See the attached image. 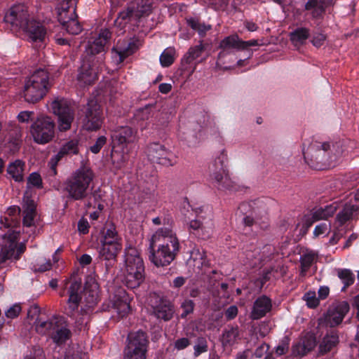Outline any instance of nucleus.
I'll list each match as a JSON object with an SVG mask.
<instances>
[{"instance_id": "nucleus-9", "label": "nucleus", "mask_w": 359, "mask_h": 359, "mask_svg": "<svg viewBox=\"0 0 359 359\" xmlns=\"http://www.w3.org/2000/svg\"><path fill=\"white\" fill-rule=\"evenodd\" d=\"M226 160V155L222 152L209 167L210 180L219 189H231L233 187L224 165Z\"/></svg>"}, {"instance_id": "nucleus-40", "label": "nucleus", "mask_w": 359, "mask_h": 359, "mask_svg": "<svg viewBox=\"0 0 359 359\" xmlns=\"http://www.w3.org/2000/svg\"><path fill=\"white\" fill-rule=\"evenodd\" d=\"M85 302L88 307H93L98 302V287L97 283H93L91 288L86 287L84 290Z\"/></svg>"}, {"instance_id": "nucleus-3", "label": "nucleus", "mask_w": 359, "mask_h": 359, "mask_svg": "<svg viewBox=\"0 0 359 359\" xmlns=\"http://www.w3.org/2000/svg\"><path fill=\"white\" fill-rule=\"evenodd\" d=\"M4 22L11 26L13 32L22 31L33 42H42L46 31L43 26L34 20L25 4L12 6L5 14Z\"/></svg>"}, {"instance_id": "nucleus-58", "label": "nucleus", "mask_w": 359, "mask_h": 359, "mask_svg": "<svg viewBox=\"0 0 359 359\" xmlns=\"http://www.w3.org/2000/svg\"><path fill=\"white\" fill-rule=\"evenodd\" d=\"M326 40V36L322 33H316L311 40L312 44L317 48L322 46Z\"/></svg>"}, {"instance_id": "nucleus-14", "label": "nucleus", "mask_w": 359, "mask_h": 359, "mask_svg": "<svg viewBox=\"0 0 359 359\" xmlns=\"http://www.w3.org/2000/svg\"><path fill=\"white\" fill-rule=\"evenodd\" d=\"M111 140L114 147L128 151V147L137 141V132L129 126H118L112 130Z\"/></svg>"}, {"instance_id": "nucleus-2", "label": "nucleus", "mask_w": 359, "mask_h": 359, "mask_svg": "<svg viewBox=\"0 0 359 359\" xmlns=\"http://www.w3.org/2000/svg\"><path fill=\"white\" fill-rule=\"evenodd\" d=\"M109 37V31L104 29L93 41H88L78 74V81L81 86L91 85L97 79L98 69L104 59L103 55H96L104 51V46Z\"/></svg>"}, {"instance_id": "nucleus-12", "label": "nucleus", "mask_w": 359, "mask_h": 359, "mask_svg": "<svg viewBox=\"0 0 359 359\" xmlns=\"http://www.w3.org/2000/svg\"><path fill=\"white\" fill-rule=\"evenodd\" d=\"M18 235L14 231H8V233L4 236L6 241L0 252V267H4V264L7 260H18L25 252V245L24 244L17 245Z\"/></svg>"}, {"instance_id": "nucleus-62", "label": "nucleus", "mask_w": 359, "mask_h": 359, "mask_svg": "<svg viewBox=\"0 0 359 359\" xmlns=\"http://www.w3.org/2000/svg\"><path fill=\"white\" fill-rule=\"evenodd\" d=\"M33 114V111H23L18 115V119L20 122L27 123Z\"/></svg>"}, {"instance_id": "nucleus-44", "label": "nucleus", "mask_w": 359, "mask_h": 359, "mask_svg": "<svg viewBox=\"0 0 359 359\" xmlns=\"http://www.w3.org/2000/svg\"><path fill=\"white\" fill-rule=\"evenodd\" d=\"M203 50L204 46L202 42H201L200 44L191 47L182 60L186 63H191L192 61L199 57Z\"/></svg>"}, {"instance_id": "nucleus-46", "label": "nucleus", "mask_w": 359, "mask_h": 359, "mask_svg": "<svg viewBox=\"0 0 359 359\" xmlns=\"http://www.w3.org/2000/svg\"><path fill=\"white\" fill-rule=\"evenodd\" d=\"M338 277L344 284V287L352 285L355 280V276L349 269H340L338 271Z\"/></svg>"}, {"instance_id": "nucleus-16", "label": "nucleus", "mask_w": 359, "mask_h": 359, "mask_svg": "<svg viewBox=\"0 0 359 359\" xmlns=\"http://www.w3.org/2000/svg\"><path fill=\"white\" fill-rule=\"evenodd\" d=\"M102 123L100 106L95 99L90 100L87 104L84 128L88 130H96Z\"/></svg>"}, {"instance_id": "nucleus-60", "label": "nucleus", "mask_w": 359, "mask_h": 359, "mask_svg": "<svg viewBox=\"0 0 359 359\" xmlns=\"http://www.w3.org/2000/svg\"><path fill=\"white\" fill-rule=\"evenodd\" d=\"M288 349H289V340L287 338H285L283 340L281 341V342L276 347V353L279 355H282L285 354V353H287Z\"/></svg>"}, {"instance_id": "nucleus-64", "label": "nucleus", "mask_w": 359, "mask_h": 359, "mask_svg": "<svg viewBox=\"0 0 359 359\" xmlns=\"http://www.w3.org/2000/svg\"><path fill=\"white\" fill-rule=\"evenodd\" d=\"M237 314L238 309L236 306H231L226 309L225 312L226 318L229 320L234 318Z\"/></svg>"}, {"instance_id": "nucleus-15", "label": "nucleus", "mask_w": 359, "mask_h": 359, "mask_svg": "<svg viewBox=\"0 0 359 359\" xmlns=\"http://www.w3.org/2000/svg\"><path fill=\"white\" fill-rule=\"evenodd\" d=\"M148 301L153 309V314L157 318L168 321L172 318L174 309L169 302L161 299L155 293L150 294Z\"/></svg>"}, {"instance_id": "nucleus-47", "label": "nucleus", "mask_w": 359, "mask_h": 359, "mask_svg": "<svg viewBox=\"0 0 359 359\" xmlns=\"http://www.w3.org/2000/svg\"><path fill=\"white\" fill-rule=\"evenodd\" d=\"M303 299L306 302L307 306L311 309L317 307L319 304V298L316 297V294L314 291L306 292Z\"/></svg>"}, {"instance_id": "nucleus-57", "label": "nucleus", "mask_w": 359, "mask_h": 359, "mask_svg": "<svg viewBox=\"0 0 359 359\" xmlns=\"http://www.w3.org/2000/svg\"><path fill=\"white\" fill-rule=\"evenodd\" d=\"M21 311V306L20 304H15L11 306L6 312V316L9 318H16Z\"/></svg>"}, {"instance_id": "nucleus-56", "label": "nucleus", "mask_w": 359, "mask_h": 359, "mask_svg": "<svg viewBox=\"0 0 359 359\" xmlns=\"http://www.w3.org/2000/svg\"><path fill=\"white\" fill-rule=\"evenodd\" d=\"M107 138L104 136L99 137L95 143L90 147V150L93 154H97L102 147L106 144Z\"/></svg>"}, {"instance_id": "nucleus-35", "label": "nucleus", "mask_w": 359, "mask_h": 359, "mask_svg": "<svg viewBox=\"0 0 359 359\" xmlns=\"http://www.w3.org/2000/svg\"><path fill=\"white\" fill-rule=\"evenodd\" d=\"M356 210V205L351 203H346L337 215L335 222L337 228L341 226L346 222L349 220L352 217L353 212Z\"/></svg>"}, {"instance_id": "nucleus-1", "label": "nucleus", "mask_w": 359, "mask_h": 359, "mask_svg": "<svg viewBox=\"0 0 359 359\" xmlns=\"http://www.w3.org/2000/svg\"><path fill=\"white\" fill-rule=\"evenodd\" d=\"M149 259L156 266L169 265L180 250V243L172 228L163 226L158 229L150 240Z\"/></svg>"}, {"instance_id": "nucleus-5", "label": "nucleus", "mask_w": 359, "mask_h": 359, "mask_svg": "<svg viewBox=\"0 0 359 359\" xmlns=\"http://www.w3.org/2000/svg\"><path fill=\"white\" fill-rule=\"evenodd\" d=\"M94 177L95 173L89 166L83 165L74 170L64 182L67 197L73 201L86 199Z\"/></svg>"}, {"instance_id": "nucleus-59", "label": "nucleus", "mask_w": 359, "mask_h": 359, "mask_svg": "<svg viewBox=\"0 0 359 359\" xmlns=\"http://www.w3.org/2000/svg\"><path fill=\"white\" fill-rule=\"evenodd\" d=\"M330 229V224H327L325 223H322L317 225L313 230V236L314 237H318L327 231H329Z\"/></svg>"}, {"instance_id": "nucleus-26", "label": "nucleus", "mask_w": 359, "mask_h": 359, "mask_svg": "<svg viewBox=\"0 0 359 359\" xmlns=\"http://www.w3.org/2000/svg\"><path fill=\"white\" fill-rule=\"evenodd\" d=\"M26 192L24 197L23 205V224L26 226H31L34 224V219L36 215V205L33 200H32Z\"/></svg>"}, {"instance_id": "nucleus-53", "label": "nucleus", "mask_w": 359, "mask_h": 359, "mask_svg": "<svg viewBox=\"0 0 359 359\" xmlns=\"http://www.w3.org/2000/svg\"><path fill=\"white\" fill-rule=\"evenodd\" d=\"M40 316V309L36 305H33L30 306L27 311V318L31 320H33V323L36 325L38 320H41L39 318Z\"/></svg>"}, {"instance_id": "nucleus-32", "label": "nucleus", "mask_w": 359, "mask_h": 359, "mask_svg": "<svg viewBox=\"0 0 359 359\" xmlns=\"http://www.w3.org/2000/svg\"><path fill=\"white\" fill-rule=\"evenodd\" d=\"M191 260L193 262L194 267L198 269V272L208 267L209 264L205 252L200 249H194L192 250Z\"/></svg>"}, {"instance_id": "nucleus-54", "label": "nucleus", "mask_w": 359, "mask_h": 359, "mask_svg": "<svg viewBox=\"0 0 359 359\" xmlns=\"http://www.w3.org/2000/svg\"><path fill=\"white\" fill-rule=\"evenodd\" d=\"M311 351V346L309 348L305 347V342L299 341L292 346V352L295 355H304Z\"/></svg>"}, {"instance_id": "nucleus-28", "label": "nucleus", "mask_w": 359, "mask_h": 359, "mask_svg": "<svg viewBox=\"0 0 359 359\" xmlns=\"http://www.w3.org/2000/svg\"><path fill=\"white\" fill-rule=\"evenodd\" d=\"M25 168V162L21 160H15L8 164L7 172L15 182H20L24 180Z\"/></svg>"}, {"instance_id": "nucleus-6", "label": "nucleus", "mask_w": 359, "mask_h": 359, "mask_svg": "<svg viewBox=\"0 0 359 359\" xmlns=\"http://www.w3.org/2000/svg\"><path fill=\"white\" fill-rule=\"evenodd\" d=\"M123 282L128 288L139 287L144 280V265L136 248L126 249L124 265L121 269Z\"/></svg>"}, {"instance_id": "nucleus-21", "label": "nucleus", "mask_w": 359, "mask_h": 359, "mask_svg": "<svg viewBox=\"0 0 359 359\" xmlns=\"http://www.w3.org/2000/svg\"><path fill=\"white\" fill-rule=\"evenodd\" d=\"M137 50V46L134 41L118 42L112 49L111 57L116 65L121 64L127 57L134 53Z\"/></svg>"}, {"instance_id": "nucleus-42", "label": "nucleus", "mask_w": 359, "mask_h": 359, "mask_svg": "<svg viewBox=\"0 0 359 359\" xmlns=\"http://www.w3.org/2000/svg\"><path fill=\"white\" fill-rule=\"evenodd\" d=\"M175 59V49L173 47L165 48L160 55V63L162 67H168L170 66Z\"/></svg>"}, {"instance_id": "nucleus-4", "label": "nucleus", "mask_w": 359, "mask_h": 359, "mask_svg": "<svg viewBox=\"0 0 359 359\" xmlns=\"http://www.w3.org/2000/svg\"><path fill=\"white\" fill-rule=\"evenodd\" d=\"M342 151L339 145L328 142L312 141L306 147H304L303 154L305 160L312 166L323 169L333 167L341 156Z\"/></svg>"}, {"instance_id": "nucleus-41", "label": "nucleus", "mask_w": 359, "mask_h": 359, "mask_svg": "<svg viewBox=\"0 0 359 359\" xmlns=\"http://www.w3.org/2000/svg\"><path fill=\"white\" fill-rule=\"evenodd\" d=\"M337 210V207L332 204L326 205L325 208H320L314 210L312 212L316 219H327L328 217L332 216Z\"/></svg>"}, {"instance_id": "nucleus-37", "label": "nucleus", "mask_w": 359, "mask_h": 359, "mask_svg": "<svg viewBox=\"0 0 359 359\" xmlns=\"http://www.w3.org/2000/svg\"><path fill=\"white\" fill-rule=\"evenodd\" d=\"M219 47L224 51L231 49L243 50L242 46V40L239 39L238 35H231L225 37L219 44Z\"/></svg>"}, {"instance_id": "nucleus-38", "label": "nucleus", "mask_w": 359, "mask_h": 359, "mask_svg": "<svg viewBox=\"0 0 359 359\" xmlns=\"http://www.w3.org/2000/svg\"><path fill=\"white\" fill-rule=\"evenodd\" d=\"M317 254L312 250H306L300 257L301 274L304 276L311 265L317 259Z\"/></svg>"}, {"instance_id": "nucleus-18", "label": "nucleus", "mask_w": 359, "mask_h": 359, "mask_svg": "<svg viewBox=\"0 0 359 359\" xmlns=\"http://www.w3.org/2000/svg\"><path fill=\"white\" fill-rule=\"evenodd\" d=\"M349 311V305L345 302L332 304L325 317L326 325L333 327L340 324Z\"/></svg>"}, {"instance_id": "nucleus-39", "label": "nucleus", "mask_w": 359, "mask_h": 359, "mask_svg": "<svg viewBox=\"0 0 359 359\" xmlns=\"http://www.w3.org/2000/svg\"><path fill=\"white\" fill-rule=\"evenodd\" d=\"M121 149V151L112 150L111 154L112 163L118 169L123 167L128 160L127 153H128L129 149L128 151L123 149Z\"/></svg>"}, {"instance_id": "nucleus-45", "label": "nucleus", "mask_w": 359, "mask_h": 359, "mask_svg": "<svg viewBox=\"0 0 359 359\" xmlns=\"http://www.w3.org/2000/svg\"><path fill=\"white\" fill-rule=\"evenodd\" d=\"M188 25L196 31L201 36H204L208 31L211 29V26L201 23L198 20L189 18L187 20Z\"/></svg>"}, {"instance_id": "nucleus-29", "label": "nucleus", "mask_w": 359, "mask_h": 359, "mask_svg": "<svg viewBox=\"0 0 359 359\" xmlns=\"http://www.w3.org/2000/svg\"><path fill=\"white\" fill-rule=\"evenodd\" d=\"M339 342V336L335 330H331L323 338L320 345L319 351L321 353H326L337 346Z\"/></svg>"}, {"instance_id": "nucleus-55", "label": "nucleus", "mask_w": 359, "mask_h": 359, "mask_svg": "<svg viewBox=\"0 0 359 359\" xmlns=\"http://www.w3.org/2000/svg\"><path fill=\"white\" fill-rule=\"evenodd\" d=\"M318 220L313 217V213L311 212L310 214L306 215L303 217L302 219V228L304 229V231H306L309 228Z\"/></svg>"}, {"instance_id": "nucleus-24", "label": "nucleus", "mask_w": 359, "mask_h": 359, "mask_svg": "<svg viewBox=\"0 0 359 359\" xmlns=\"http://www.w3.org/2000/svg\"><path fill=\"white\" fill-rule=\"evenodd\" d=\"M100 243H104L122 250V238L113 224H109L104 229L100 238Z\"/></svg>"}, {"instance_id": "nucleus-48", "label": "nucleus", "mask_w": 359, "mask_h": 359, "mask_svg": "<svg viewBox=\"0 0 359 359\" xmlns=\"http://www.w3.org/2000/svg\"><path fill=\"white\" fill-rule=\"evenodd\" d=\"M194 355L198 357L201 353H205L208 351V343L205 338L199 337L197 339L196 343L194 346Z\"/></svg>"}, {"instance_id": "nucleus-51", "label": "nucleus", "mask_w": 359, "mask_h": 359, "mask_svg": "<svg viewBox=\"0 0 359 359\" xmlns=\"http://www.w3.org/2000/svg\"><path fill=\"white\" fill-rule=\"evenodd\" d=\"M181 308L183 310V312L181 314V317L182 318H186L187 315L193 312L194 303L191 299H184L181 304Z\"/></svg>"}, {"instance_id": "nucleus-11", "label": "nucleus", "mask_w": 359, "mask_h": 359, "mask_svg": "<svg viewBox=\"0 0 359 359\" xmlns=\"http://www.w3.org/2000/svg\"><path fill=\"white\" fill-rule=\"evenodd\" d=\"M53 113L57 116V128L65 132L71 128L74 120V111L69 101L57 97L50 104Z\"/></svg>"}, {"instance_id": "nucleus-23", "label": "nucleus", "mask_w": 359, "mask_h": 359, "mask_svg": "<svg viewBox=\"0 0 359 359\" xmlns=\"http://www.w3.org/2000/svg\"><path fill=\"white\" fill-rule=\"evenodd\" d=\"M272 308L271 300L266 296L258 297L254 302L250 317L253 320H258L265 316Z\"/></svg>"}, {"instance_id": "nucleus-7", "label": "nucleus", "mask_w": 359, "mask_h": 359, "mask_svg": "<svg viewBox=\"0 0 359 359\" xmlns=\"http://www.w3.org/2000/svg\"><path fill=\"white\" fill-rule=\"evenodd\" d=\"M50 88L49 73L39 69L25 80L22 96L27 102L36 103L46 96Z\"/></svg>"}, {"instance_id": "nucleus-25", "label": "nucleus", "mask_w": 359, "mask_h": 359, "mask_svg": "<svg viewBox=\"0 0 359 359\" xmlns=\"http://www.w3.org/2000/svg\"><path fill=\"white\" fill-rule=\"evenodd\" d=\"M50 337L53 341L58 345L65 343L70 338L71 331L67 327L62 318H59Z\"/></svg>"}, {"instance_id": "nucleus-33", "label": "nucleus", "mask_w": 359, "mask_h": 359, "mask_svg": "<svg viewBox=\"0 0 359 359\" xmlns=\"http://www.w3.org/2000/svg\"><path fill=\"white\" fill-rule=\"evenodd\" d=\"M76 0H64L58 8V20H65L68 16L76 15Z\"/></svg>"}, {"instance_id": "nucleus-34", "label": "nucleus", "mask_w": 359, "mask_h": 359, "mask_svg": "<svg viewBox=\"0 0 359 359\" xmlns=\"http://www.w3.org/2000/svg\"><path fill=\"white\" fill-rule=\"evenodd\" d=\"M309 36V29L305 27L297 28L290 34V40L296 47H299L304 44Z\"/></svg>"}, {"instance_id": "nucleus-8", "label": "nucleus", "mask_w": 359, "mask_h": 359, "mask_svg": "<svg viewBox=\"0 0 359 359\" xmlns=\"http://www.w3.org/2000/svg\"><path fill=\"white\" fill-rule=\"evenodd\" d=\"M55 123L48 116L41 115L32 124L30 132L35 142L45 144L50 142L55 137Z\"/></svg>"}, {"instance_id": "nucleus-22", "label": "nucleus", "mask_w": 359, "mask_h": 359, "mask_svg": "<svg viewBox=\"0 0 359 359\" xmlns=\"http://www.w3.org/2000/svg\"><path fill=\"white\" fill-rule=\"evenodd\" d=\"M112 306L121 316H124L130 311V298L123 288H118L111 297Z\"/></svg>"}, {"instance_id": "nucleus-36", "label": "nucleus", "mask_w": 359, "mask_h": 359, "mask_svg": "<svg viewBox=\"0 0 359 359\" xmlns=\"http://www.w3.org/2000/svg\"><path fill=\"white\" fill-rule=\"evenodd\" d=\"M76 15L68 16L65 20H59L66 32L70 34H79L82 27L78 20L76 19Z\"/></svg>"}, {"instance_id": "nucleus-10", "label": "nucleus", "mask_w": 359, "mask_h": 359, "mask_svg": "<svg viewBox=\"0 0 359 359\" xmlns=\"http://www.w3.org/2000/svg\"><path fill=\"white\" fill-rule=\"evenodd\" d=\"M149 341L145 332L130 333L124 350L123 359H146Z\"/></svg>"}, {"instance_id": "nucleus-30", "label": "nucleus", "mask_w": 359, "mask_h": 359, "mask_svg": "<svg viewBox=\"0 0 359 359\" xmlns=\"http://www.w3.org/2000/svg\"><path fill=\"white\" fill-rule=\"evenodd\" d=\"M59 318L60 317H53L48 320H42L41 319L38 320L35 325L36 331L41 334L51 336Z\"/></svg>"}, {"instance_id": "nucleus-52", "label": "nucleus", "mask_w": 359, "mask_h": 359, "mask_svg": "<svg viewBox=\"0 0 359 359\" xmlns=\"http://www.w3.org/2000/svg\"><path fill=\"white\" fill-rule=\"evenodd\" d=\"M151 116V108L149 107H145L144 108L139 109L135 114L137 120L143 121L149 120Z\"/></svg>"}, {"instance_id": "nucleus-49", "label": "nucleus", "mask_w": 359, "mask_h": 359, "mask_svg": "<svg viewBox=\"0 0 359 359\" xmlns=\"http://www.w3.org/2000/svg\"><path fill=\"white\" fill-rule=\"evenodd\" d=\"M51 262L50 260L40 258L36 260L35 264L33 266L34 271L44 272L51 269Z\"/></svg>"}, {"instance_id": "nucleus-61", "label": "nucleus", "mask_w": 359, "mask_h": 359, "mask_svg": "<svg viewBox=\"0 0 359 359\" xmlns=\"http://www.w3.org/2000/svg\"><path fill=\"white\" fill-rule=\"evenodd\" d=\"M190 345L189 339L183 337L178 339L175 342V348L177 350H182Z\"/></svg>"}, {"instance_id": "nucleus-20", "label": "nucleus", "mask_w": 359, "mask_h": 359, "mask_svg": "<svg viewBox=\"0 0 359 359\" xmlns=\"http://www.w3.org/2000/svg\"><path fill=\"white\" fill-rule=\"evenodd\" d=\"M121 251V249L104 243H100L97 248L98 257L101 261L104 262L107 271H109L116 264L117 256Z\"/></svg>"}, {"instance_id": "nucleus-31", "label": "nucleus", "mask_w": 359, "mask_h": 359, "mask_svg": "<svg viewBox=\"0 0 359 359\" xmlns=\"http://www.w3.org/2000/svg\"><path fill=\"white\" fill-rule=\"evenodd\" d=\"M305 9L311 12L313 18H320L325 13V2L323 0H308Z\"/></svg>"}, {"instance_id": "nucleus-63", "label": "nucleus", "mask_w": 359, "mask_h": 359, "mask_svg": "<svg viewBox=\"0 0 359 359\" xmlns=\"http://www.w3.org/2000/svg\"><path fill=\"white\" fill-rule=\"evenodd\" d=\"M89 224L86 219H81L78 223V230L80 233L86 234L88 232Z\"/></svg>"}, {"instance_id": "nucleus-19", "label": "nucleus", "mask_w": 359, "mask_h": 359, "mask_svg": "<svg viewBox=\"0 0 359 359\" xmlns=\"http://www.w3.org/2000/svg\"><path fill=\"white\" fill-rule=\"evenodd\" d=\"M68 298V306L69 309L74 311L78 309L79 303L81 300V293L82 291V285L81 280H78L75 278H71L66 285Z\"/></svg>"}, {"instance_id": "nucleus-17", "label": "nucleus", "mask_w": 359, "mask_h": 359, "mask_svg": "<svg viewBox=\"0 0 359 359\" xmlns=\"http://www.w3.org/2000/svg\"><path fill=\"white\" fill-rule=\"evenodd\" d=\"M147 155L149 161L169 166L173 165L172 154L163 145L158 143L150 144L147 149Z\"/></svg>"}, {"instance_id": "nucleus-27", "label": "nucleus", "mask_w": 359, "mask_h": 359, "mask_svg": "<svg viewBox=\"0 0 359 359\" xmlns=\"http://www.w3.org/2000/svg\"><path fill=\"white\" fill-rule=\"evenodd\" d=\"M79 153V140L73 139L65 142L57 154L52 158L56 163L67 155H74Z\"/></svg>"}, {"instance_id": "nucleus-43", "label": "nucleus", "mask_w": 359, "mask_h": 359, "mask_svg": "<svg viewBox=\"0 0 359 359\" xmlns=\"http://www.w3.org/2000/svg\"><path fill=\"white\" fill-rule=\"evenodd\" d=\"M239 335V330L238 327H231L229 330H226L222 338V341L224 346H231L234 344Z\"/></svg>"}, {"instance_id": "nucleus-13", "label": "nucleus", "mask_w": 359, "mask_h": 359, "mask_svg": "<svg viewBox=\"0 0 359 359\" xmlns=\"http://www.w3.org/2000/svg\"><path fill=\"white\" fill-rule=\"evenodd\" d=\"M196 219L189 222V227L194 231H201L208 237L213 232L215 225L212 215L210 210H204L203 208H196L195 210Z\"/></svg>"}, {"instance_id": "nucleus-50", "label": "nucleus", "mask_w": 359, "mask_h": 359, "mask_svg": "<svg viewBox=\"0 0 359 359\" xmlns=\"http://www.w3.org/2000/svg\"><path fill=\"white\" fill-rule=\"evenodd\" d=\"M34 187L38 189L42 187V179L37 172H32L27 179V188Z\"/></svg>"}]
</instances>
